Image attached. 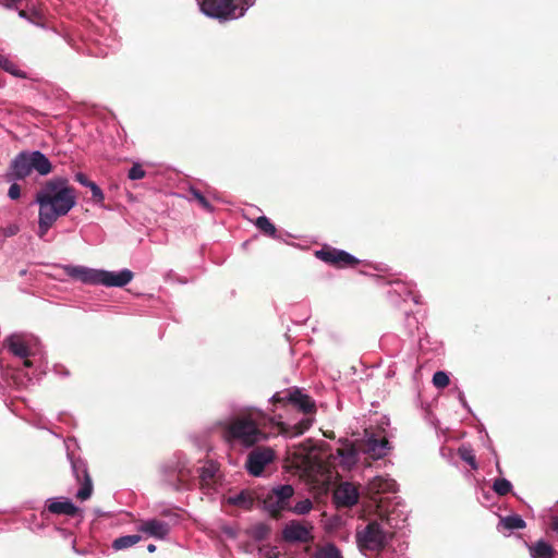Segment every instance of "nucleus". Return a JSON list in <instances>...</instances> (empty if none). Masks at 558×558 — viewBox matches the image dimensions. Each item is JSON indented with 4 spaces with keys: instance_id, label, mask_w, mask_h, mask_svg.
I'll list each match as a JSON object with an SVG mask.
<instances>
[{
    "instance_id": "obj_1",
    "label": "nucleus",
    "mask_w": 558,
    "mask_h": 558,
    "mask_svg": "<svg viewBox=\"0 0 558 558\" xmlns=\"http://www.w3.org/2000/svg\"><path fill=\"white\" fill-rule=\"evenodd\" d=\"M35 202L39 206L37 234L44 239L56 221L76 206L77 196L66 178L54 177L37 192Z\"/></svg>"
},
{
    "instance_id": "obj_2",
    "label": "nucleus",
    "mask_w": 558,
    "mask_h": 558,
    "mask_svg": "<svg viewBox=\"0 0 558 558\" xmlns=\"http://www.w3.org/2000/svg\"><path fill=\"white\" fill-rule=\"evenodd\" d=\"M33 171L39 175H48L52 171L50 160L39 150L21 151L11 161L5 180L8 182L23 180Z\"/></svg>"
},
{
    "instance_id": "obj_3",
    "label": "nucleus",
    "mask_w": 558,
    "mask_h": 558,
    "mask_svg": "<svg viewBox=\"0 0 558 558\" xmlns=\"http://www.w3.org/2000/svg\"><path fill=\"white\" fill-rule=\"evenodd\" d=\"M266 415L259 411L250 413L247 417L234 420L228 427V438L236 440L245 447H251L266 438L260 427L265 424Z\"/></svg>"
},
{
    "instance_id": "obj_4",
    "label": "nucleus",
    "mask_w": 558,
    "mask_h": 558,
    "mask_svg": "<svg viewBox=\"0 0 558 558\" xmlns=\"http://www.w3.org/2000/svg\"><path fill=\"white\" fill-rule=\"evenodd\" d=\"M256 0H202V11L211 17L220 20L239 19Z\"/></svg>"
},
{
    "instance_id": "obj_5",
    "label": "nucleus",
    "mask_w": 558,
    "mask_h": 558,
    "mask_svg": "<svg viewBox=\"0 0 558 558\" xmlns=\"http://www.w3.org/2000/svg\"><path fill=\"white\" fill-rule=\"evenodd\" d=\"M392 536L389 519L369 522L356 534L359 545L368 550L383 549Z\"/></svg>"
},
{
    "instance_id": "obj_6",
    "label": "nucleus",
    "mask_w": 558,
    "mask_h": 558,
    "mask_svg": "<svg viewBox=\"0 0 558 558\" xmlns=\"http://www.w3.org/2000/svg\"><path fill=\"white\" fill-rule=\"evenodd\" d=\"M294 488L291 485H279L259 496L265 510L271 515H277L281 511L288 509Z\"/></svg>"
},
{
    "instance_id": "obj_7",
    "label": "nucleus",
    "mask_w": 558,
    "mask_h": 558,
    "mask_svg": "<svg viewBox=\"0 0 558 558\" xmlns=\"http://www.w3.org/2000/svg\"><path fill=\"white\" fill-rule=\"evenodd\" d=\"M71 465L76 481L81 484V488L76 493V498L82 501L87 500L93 493V483L87 471V465L83 460H74L72 458Z\"/></svg>"
},
{
    "instance_id": "obj_8",
    "label": "nucleus",
    "mask_w": 558,
    "mask_h": 558,
    "mask_svg": "<svg viewBox=\"0 0 558 558\" xmlns=\"http://www.w3.org/2000/svg\"><path fill=\"white\" fill-rule=\"evenodd\" d=\"M274 458L275 453L272 449L257 448L248 454L246 469L252 475L259 476L263 473L265 466L272 462Z\"/></svg>"
},
{
    "instance_id": "obj_9",
    "label": "nucleus",
    "mask_w": 558,
    "mask_h": 558,
    "mask_svg": "<svg viewBox=\"0 0 558 558\" xmlns=\"http://www.w3.org/2000/svg\"><path fill=\"white\" fill-rule=\"evenodd\" d=\"M315 255L323 262L335 266H351L357 263V259L342 250L325 247L316 251Z\"/></svg>"
},
{
    "instance_id": "obj_10",
    "label": "nucleus",
    "mask_w": 558,
    "mask_h": 558,
    "mask_svg": "<svg viewBox=\"0 0 558 558\" xmlns=\"http://www.w3.org/2000/svg\"><path fill=\"white\" fill-rule=\"evenodd\" d=\"M133 279V272L129 269L109 271L98 269L97 286L122 288Z\"/></svg>"
},
{
    "instance_id": "obj_11",
    "label": "nucleus",
    "mask_w": 558,
    "mask_h": 558,
    "mask_svg": "<svg viewBox=\"0 0 558 558\" xmlns=\"http://www.w3.org/2000/svg\"><path fill=\"white\" fill-rule=\"evenodd\" d=\"M360 498L359 489L349 482L341 483L333 493V499L337 507L350 508L357 504Z\"/></svg>"
},
{
    "instance_id": "obj_12",
    "label": "nucleus",
    "mask_w": 558,
    "mask_h": 558,
    "mask_svg": "<svg viewBox=\"0 0 558 558\" xmlns=\"http://www.w3.org/2000/svg\"><path fill=\"white\" fill-rule=\"evenodd\" d=\"M62 268L70 278L85 284L97 286L98 269L80 265H64Z\"/></svg>"
},
{
    "instance_id": "obj_13",
    "label": "nucleus",
    "mask_w": 558,
    "mask_h": 558,
    "mask_svg": "<svg viewBox=\"0 0 558 558\" xmlns=\"http://www.w3.org/2000/svg\"><path fill=\"white\" fill-rule=\"evenodd\" d=\"M272 400L276 402L288 400V402L299 408L303 413H312L315 410V404L312 399L298 389L288 392L282 398H280L278 395H275Z\"/></svg>"
},
{
    "instance_id": "obj_14",
    "label": "nucleus",
    "mask_w": 558,
    "mask_h": 558,
    "mask_svg": "<svg viewBox=\"0 0 558 558\" xmlns=\"http://www.w3.org/2000/svg\"><path fill=\"white\" fill-rule=\"evenodd\" d=\"M5 347L12 354L24 360L23 364L25 367L32 366V362L27 359L31 354L29 348L21 335L8 337L5 339Z\"/></svg>"
},
{
    "instance_id": "obj_15",
    "label": "nucleus",
    "mask_w": 558,
    "mask_h": 558,
    "mask_svg": "<svg viewBox=\"0 0 558 558\" xmlns=\"http://www.w3.org/2000/svg\"><path fill=\"white\" fill-rule=\"evenodd\" d=\"M389 449V442L385 437L378 438L372 434L367 436L365 440L364 451L374 459H380L387 456Z\"/></svg>"
},
{
    "instance_id": "obj_16",
    "label": "nucleus",
    "mask_w": 558,
    "mask_h": 558,
    "mask_svg": "<svg viewBox=\"0 0 558 558\" xmlns=\"http://www.w3.org/2000/svg\"><path fill=\"white\" fill-rule=\"evenodd\" d=\"M282 535L288 542H307L311 538V531L304 524L292 521L284 526Z\"/></svg>"
},
{
    "instance_id": "obj_17",
    "label": "nucleus",
    "mask_w": 558,
    "mask_h": 558,
    "mask_svg": "<svg viewBox=\"0 0 558 558\" xmlns=\"http://www.w3.org/2000/svg\"><path fill=\"white\" fill-rule=\"evenodd\" d=\"M138 531L147 534L148 536L163 539L169 534L170 527L169 524L163 521L150 519L142 522L138 526Z\"/></svg>"
},
{
    "instance_id": "obj_18",
    "label": "nucleus",
    "mask_w": 558,
    "mask_h": 558,
    "mask_svg": "<svg viewBox=\"0 0 558 558\" xmlns=\"http://www.w3.org/2000/svg\"><path fill=\"white\" fill-rule=\"evenodd\" d=\"M48 510L56 514L74 515L77 508L70 499L53 498L49 501Z\"/></svg>"
},
{
    "instance_id": "obj_19",
    "label": "nucleus",
    "mask_w": 558,
    "mask_h": 558,
    "mask_svg": "<svg viewBox=\"0 0 558 558\" xmlns=\"http://www.w3.org/2000/svg\"><path fill=\"white\" fill-rule=\"evenodd\" d=\"M218 471L217 464L213 461L206 462L199 469V480L203 489L210 490L214 488L215 476Z\"/></svg>"
},
{
    "instance_id": "obj_20",
    "label": "nucleus",
    "mask_w": 558,
    "mask_h": 558,
    "mask_svg": "<svg viewBox=\"0 0 558 558\" xmlns=\"http://www.w3.org/2000/svg\"><path fill=\"white\" fill-rule=\"evenodd\" d=\"M396 482L391 478L376 476L368 483V492L377 495L381 493H390L396 490Z\"/></svg>"
},
{
    "instance_id": "obj_21",
    "label": "nucleus",
    "mask_w": 558,
    "mask_h": 558,
    "mask_svg": "<svg viewBox=\"0 0 558 558\" xmlns=\"http://www.w3.org/2000/svg\"><path fill=\"white\" fill-rule=\"evenodd\" d=\"M554 548L545 541H538L530 546L532 558H554Z\"/></svg>"
},
{
    "instance_id": "obj_22",
    "label": "nucleus",
    "mask_w": 558,
    "mask_h": 558,
    "mask_svg": "<svg viewBox=\"0 0 558 558\" xmlns=\"http://www.w3.org/2000/svg\"><path fill=\"white\" fill-rule=\"evenodd\" d=\"M310 558H342L340 550L332 544L317 547Z\"/></svg>"
},
{
    "instance_id": "obj_23",
    "label": "nucleus",
    "mask_w": 558,
    "mask_h": 558,
    "mask_svg": "<svg viewBox=\"0 0 558 558\" xmlns=\"http://www.w3.org/2000/svg\"><path fill=\"white\" fill-rule=\"evenodd\" d=\"M337 454L341 458V462L347 466H351L357 461V452L352 445L338 449Z\"/></svg>"
},
{
    "instance_id": "obj_24",
    "label": "nucleus",
    "mask_w": 558,
    "mask_h": 558,
    "mask_svg": "<svg viewBox=\"0 0 558 558\" xmlns=\"http://www.w3.org/2000/svg\"><path fill=\"white\" fill-rule=\"evenodd\" d=\"M140 541H141V536L136 535V534L120 536L112 542V548L114 550L126 549V548L134 546Z\"/></svg>"
},
{
    "instance_id": "obj_25",
    "label": "nucleus",
    "mask_w": 558,
    "mask_h": 558,
    "mask_svg": "<svg viewBox=\"0 0 558 558\" xmlns=\"http://www.w3.org/2000/svg\"><path fill=\"white\" fill-rule=\"evenodd\" d=\"M227 502L229 505L242 507L244 509H250L253 506V499L246 492H241L238 495L228 497Z\"/></svg>"
},
{
    "instance_id": "obj_26",
    "label": "nucleus",
    "mask_w": 558,
    "mask_h": 558,
    "mask_svg": "<svg viewBox=\"0 0 558 558\" xmlns=\"http://www.w3.org/2000/svg\"><path fill=\"white\" fill-rule=\"evenodd\" d=\"M500 524L509 531L522 530L525 527V522L520 515H508L500 520Z\"/></svg>"
},
{
    "instance_id": "obj_27",
    "label": "nucleus",
    "mask_w": 558,
    "mask_h": 558,
    "mask_svg": "<svg viewBox=\"0 0 558 558\" xmlns=\"http://www.w3.org/2000/svg\"><path fill=\"white\" fill-rule=\"evenodd\" d=\"M255 226L270 238L277 236V229L274 223L265 216H260L256 219Z\"/></svg>"
},
{
    "instance_id": "obj_28",
    "label": "nucleus",
    "mask_w": 558,
    "mask_h": 558,
    "mask_svg": "<svg viewBox=\"0 0 558 558\" xmlns=\"http://www.w3.org/2000/svg\"><path fill=\"white\" fill-rule=\"evenodd\" d=\"M511 488V483L506 478H497L493 484L494 492L499 496L507 495L510 493Z\"/></svg>"
},
{
    "instance_id": "obj_29",
    "label": "nucleus",
    "mask_w": 558,
    "mask_h": 558,
    "mask_svg": "<svg viewBox=\"0 0 558 558\" xmlns=\"http://www.w3.org/2000/svg\"><path fill=\"white\" fill-rule=\"evenodd\" d=\"M449 383H450V379L446 372L438 371L433 376V385L436 388H439V389L445 388L449 385Z\"/></svg>"
},
{
    "instance_id": "obj_30",
    "label": "nucleus",
    "mask_w": 558,
    "mask_h": 558,
    "mask_svg": "<svg viewBox=\"0 0 558 558\" xmlns=\"http://www.w3.org/2000/svg\"><path fill=\"white\" fill-rule=\"evenodd\" d=\"M312 508L313 502L311 501V499L306 498L296 502L291 510L296 514H306L312 510Z\"/></svg>"
},
{
    "instance_id": "obj_31",
    "label": "nucleus",
    "mask_w": 558,
    "mask_h": 558,
    "mask_svg": "<svg viewBox=\"0 0 558 558\" xmlns=\"http://www.w3.org/2000/svg\"><path fill=\"white\" fill-rule=\"evenodd\" d=\"M191 195L195 201L198 202V204L206 209L207 211H213V206L209 204V202L206 199V197L196 189L190 190Z\"/></svg>"
},
{
    "instance_id": "obj_32",
    "label": "nucleus",
    "mask_w": 558,
    "mask_h": 558,
    "mask_svg": "<svg viewBox=\"0 0 558 558\" xmlns=\"http://www.w3.org/2000/svg\"><path fill=\"white\" fill-rule=\"evenodd\" d=\"M88 189L90 190L92 192V198L93 201L98 204V205H102L104 204V201H105V194L104 192L101 191V189L95 183L93 182L92 184L88 185Z\"/></svg>"
},
{
    "instance_id": "obj_33",
    "label": "nucleus",
    "mask_w": 558,
    "mask_h": 558,
    "mask_svg": "<svg viewBox=\"0 0 558 558\" xmlns=\"http://www.w3.org/2000/svg\"><path fill=\"white\" fill-rule=\"evenodd\" d=\"M299 450H300L299 448H292V449L288 450V456H289V458L293 459L292 463L295 466H301L305 462V459H306V454L303 452L299 453Z\"/></svg>"
},
{
    "instance_id": "obj_34",
    "label": "nucleus",
    "mask_w": 558,
    "mask_h": 558,
    "mask_svg": "<svg viewBox=\"0 0 558 558\" xmlns=\"http://www.w3.org/2000/svg\"><path fill=\"white\" fill-rule=\"evenodd\" d=\"M145 170L142 168L141 165L135 163L130 170H129V179L130 180H140L145 177Z\"/></svg>"
},
{
    "instance_id": "obj_35",
    "label": "nucleus",
    "mask_w": 558,
    "mask_h": 558,
    "mask_svg": "<svg viewBox=\"0 0 558 558\" xmlns=\"http://www.w3.org/2000/svg\"><path fill=\"white\" fill-rule=\"evenodd\" d=\"M460 456H461L462 460H464L468 464L471 465L472 469H474V470L477 469L475 456L473 454V452L471 450H468V449L460 450Z\"/></svg>"
},
{
    "instance_id": "obj_36",
    "label": "nucleus",
    "mask_w": 558,
    "mask_h": 558,
    "mask_svg": "<svg viewBox=\"0 0 558 558\" xmlns=\"http://www.w3.org/2000/svg\"><path fill=\"white\" fill-rule=\"evenodd\" d=\"M17 64H15L8 57L0 53V70H16Z\"/></svg>"
},
{
    "instance_id": "obj_37",
    "label": "nucleus",
    "mask_w": 558,
    "mask_h": 558,
    "mask_svg": "<svg viewBox=\"0 0 558 558\" xmlns=\"http://www.w3.org/2000/svg\"><path fill=\"white\" fill-rule=\"evenodd\" d=\"M8 196L11 198V199H19L20 196H21V187L17 183H12L9 187V191H8Z\"/></svg>"
},
{
    "instance_id": "obj_38",
    "label": "nucleus",
    "mask_w": 558,
    "mask_h": 558,
    "mask_svg": "<svg viewBox=\"0 0 558 558\" xmlns=\"http://www.w3.org/2000/svg\"><path fill=\"white\" fill-rule=\"evenodd\" d=\"M75 180L80 184H82L83 186H86V187H88V185L93 183V181L88 180V178L84 173H82V172H77L75 174Z\"/></svg>"
},
{
    "instance_id": "obj_39",
    "label": "nucleus",
    "mask_w": 558,
    "mask_h": 558,
    "mask_svg": "<svg viewBox=\"0 0 558 558\" xmlns=\"http://www.w3.org/2000/svg\"><path fill=\"white\" fill-rule=\"evenodd\" d=\"M2 1H3V4L5 8L14 9L16 3L20 2L21 0H2Z\"/></svg>"
},
{
    "instance_id": "obj_40",
    "label": "nucleus",
    "mask_w": 558,
    "mask_h": 558,
    "mask_svg": "<svg viewBox=\"0 0 558 558\" xmlns=\"http://www.w3.org/2000/svg\"><path fill=\"white\" fill-rule=\"evenodd\" d=\"M19 15H20L21 17H23V19H26V20H29V21L34 22V19H33V17L28 14V12H27V11H25V10H20V11H19Z\"/></svg>"
},
{
    "instance_id": "obj_41",
    "label": "nucleus",
    "mask_w": 558,
    "mask_h": 558,
    "mask_svg": "<svg viewBox=\"0 0 558 558\" xmlns=\"http://www.w3.org/2000/svg\"><path fill=\"white\" fill-rule=\"evenodd\" d=\"M310 424H311L310 421L302 422V427L296 432V434H302L304 430H306L308 428Z\"/></svg>"
},
{
    "instance_id": "obj_42",
    "label": "nucleus",
    "mask_w": 558,
    "mask_h": 558,
    "mask_svg": "<svg viewBox=\"0 0 558 558\" xmlns=\"http://www.w3.org/2000/svg\"><path fill=\"white\" fill-rule=\"evenodd\" d=\"M11 73L14 74L15 76L26 77L25 72L14 71V72H11Z\"/></svg>"
},
{
    "instance_id": "obj_43",
    "label": "nucleus",
    "mask_w": 558,
    "mask_h": 558,
    "mask_svg": "<svg viewBox=\"0 0 558 558\" xmlns=\"http://www.w3.org/2000/svg\"><path fill=\"white\" fill-rule=\"evenodd\" d=\"M147 550H148L149 553H154V551L156 550V546H155L154 544H149V545L147 546Z\"/></svg>"
},
{
    "instance_id": "obj_44",
    "label": "nucleus",
    "mask_w": 558,
    "mask_h": 558,
    "mask_svg": "<svg viewBox=\"0 0 558 558\" xmlns=\"http://www.w3.org/2000/svg\"><path fill=\"white\" fill-rule=\"evenodd\" d=\"M2 86V83L0 82V87Z\"/></svg>"
}]
</instances>
